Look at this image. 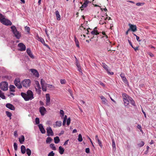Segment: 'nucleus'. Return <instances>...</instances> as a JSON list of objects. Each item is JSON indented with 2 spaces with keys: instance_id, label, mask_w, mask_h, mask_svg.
Listing matches in <instances>:
<instances>
[{
  "instance_id": "49530a36",
  "label": "nucleus",
  "mask_w": 156,
  "mask_h": 156,
  "mask_svg": "<svg viewBox=\"0 0 156 156\" xmlns=\"http://www.w3.org/2000/svg\"><path fill=\"white\" fill-rule=\"evenodd\" d=\"M70 121H71V120H70V118H69L67 119L66 125L67 126H69V125L70 122Z\"/></svg>"
},
{
  "instance_id": "412c9836",
  "label": "nucleus",
  "mask_w": 156,
  "mask_h": 156,
  "mask_svg": "<svg viewBox=\"0 0 156 156\" xmlns=\"http://www.w3.org/2000/svg\"><path fill=\"white\" fill-rule=\"evenodd\" d=\"M91 34L93 35H97L99 34V33L98 32L97 30L94 29L93 30L90 32Z\"/></svg>"
},
{
  "instance_id": "052dcab7",
  "label": "nucleus",
  "mask_w": 156,
  "mask_h": 156,
  "mask_svg": "<svg viewBox=\"0 0 156 156\" xmlns=\"http://www.w3.org/2000/svg\"><path fill=\"white\" fill-rule=\"evenodd\" d=\"M14 135L15 136L17 137L18 136L17 132L16 131H15L14 132Z\"/></svg>"
},
{
  "instance_id": "1a4fd4ad",
  "label": "nucleus",
  "mask_w": 156,
  "mask_h": 156,
  "mask_svg": "<svg viewBox=\"0 0 156 156\" xmlns=\"http://www.w3.org/2000/svg\"><path fill=\"white\" fill-rule=\"evenodd\" d=\"M37 40L38 41H40L42 44H44V45L50 49V47L48 45L45 43L44 40L41 37H40L39 36L37 35Z\"/></svg>"
},
{
  "instance_id": "7c9ffc66",
  "label": "nucleus",
  "mask_w": 156,
  "mask_h": 156,
  "mask_svg": "<svg viewBox=\"0 0 156 156\" xmlns=\"http://www.w3.org/2000/svg\"><path fill=\"white\" fill-rule=\"evenodd\" d=\"M101 99L102 102H103L104 104H105L106 103L107 100L103 96H101Z\"/></svg>"
},
{
  "instance_id": "2f4dec72",
  "label": "nucleus",
  "mask_w": 156,
  "mask_h": 156,
  "mask_svg": "<svg viewBox=\"0 0 156 156\" xmlns=\"http://www.w3.org/2000/svg\"><path fill=\"white\" fill-rule=\"evenodd\" d=\"M75 41L76 44V46L78 48H79L80 46L79 42L75 36Z\"/></svg>"
},
{
  "instance_id": "ea45409f",
  "label": "nucleus",
  "mask_w": 156,
  "mask_h": 156,
  "mask_svg": "<svg viewBox=\"0 0 156 156\" xmlns=\"http://www.w3.org/2000/svg\"><path fill=\"white\" fill-rule=\"evenodd\" d=\"M78 140L79 142H81L83 140L82 136L80 134H79L78 136Z\"/></svg>"
},
{
  "instance_id": "3c124183",
  "label": "nucleus",
  "mask_w": 156,
  "mask_h": 156,
  "mask_svg": "<svg viewBox=\"0 0 156 156\" xmlns=\"http://www.w3.org/2000/svg\"><path fill=\"white\" fill-rule=\"evenodd\" d=\"M55 155V153L53 152V151L50 152L48 154V156H54Z\"/></svg>"
},
{
  "instance_id": "c03bdc74",
  "label": "nucleus",
  "mask_w": 156,
  "mask_h": 156,
  "mask_svg": "<svg viewBox=\"0 0 156 156\" xmlns=\"http://www.w3.org/2000/svg\"><path fill=\"white\" fill-rule=\"evenodd\" d=\"M97 141L98 143V144L99 145V146L101 147H102V144L100 140H99V139H98Z\"/></svg>"
},
{
  "instance_id": "2eb2a0df",
  "label": "nucleus",
  "mask_w": 156,
  "mask_h": 156,
  "mask_svg": "<svg viewBox=\"0 0 156 156\" xmlns=\"http://www.w3.org/2000/svg\"><path fill=\"white\" fill-rule=\"evenodd\" d=\"M30 71L36 76L37 77H39V75L37 70L34 69H30Z\"/></svg>"
},
{
  "instance_id": "4be33fe9",
  "label": "nucleus",
  "mask_w": 156,
  "mask_h": 156,
  "mask_svg": "<svg viewBox=\"0 0 156 156\" xmlns=\"http://www.w3.org/2000/svg\"><path fill=\"white\" fill-rule=\"evenodd\" d=\"M128 99L129 100V102H130L134 106H135V101L132 98L129 97Z\"/></svg>"
},
{
  "instance_id": "f3484780",
  "label": "nucleus",
  "mask_w": 156,
  "mask_h": 156,
  "mask_svg": "<svg viewBox=\"0 0 156 156\" xmlns=\"http://www.w3.org/2000/svg\"><path fill=\"white\" fill-rule=\"evenodd\" d=\"M36 87H35V89L36 90L39 92V93H40L41 90H40V89L41 88L39 83L38 81L36 82Z\"/></svg>"
},
{
  "instance_id": "f704fd0d",
  "label": "nucleus",
  "mask_w": 156,
  "mask_h": 156,
  "mask_svg": "<svg viewBox=\"0 0 156 156\" xmlns=\"http://www.w3.org/2000/svg\"><path fill=\"white\" fill-rule=\"evenodd\" d=\"M27 154L28 156L30 155L31 152L30 149L27 148L26 149Z\"/></svg>"
},
{
  "instance_id": "4d7b16f0",
  "label": "nucleus",
  "mask_w": 156,
  "mask_h": 156,
  "mask_svg": "<svg viewBox=\"0 0 156 156\" xmlns=\"http://www.w3.org/2000/svg\"><path fill=\"white\" fill-rule=\"evenodd\" d=\"M85 152L87 153H90V149L89 148H87L86 149Z\"/></svg>"
},
{
  "instance_id": "cd10ccee",
  "label": "nucleus",
  "mask_w": 156,
  "mask_h": 156,
  "mask_svg": "<svg viewBox=\"0 0 156 156\" xmlns=\"http://www.w3.org/2000/svg\"><path fill=\"white\" fill-rule=\"evenodd\" d=\"M54 140L55 143V144L58 143L60 142V140L59 139V137L58 136H57L54 137Z\"/></svg>"
},
{
  "instance_id": "7ed1b4c3",
  "label": "nucleus",
  "mask_w": 156,
  "mask_h": 156,
  "mask_svg": "<svg viewBox=\"0 0 156 156\" xmlns=\"http://www.w3.org/2000/svg\"><path fill=\"white\" fill-rule=\"evenodd\" d=\"M1 89L3 90H6L8 89V83L7 82H2L0 84Z\"/></svg>"
},
{
  "instance_id": "603ef678",
  "label": "nucleus",
  "mask_w": 156,
  "mask_h": 156,
  "mask_svg": "<svg viewBox=\"0 0 156 156\" xmlns=\"http://www.w3.org/2000/svg\"><path fill=\"white\" fill-rule=\"evenodd\" d=\"M137 127L138 129H139L140 131L142 132V133H143V131L142 129V128H141V126L140 125H137Z\"/></svg>"
},
{
  "instance_id": "f8f14e48",
  "label": "nucleus",
  "mask_w": 156,
  "mask_h": 156,
  "mask_svg": "<svg viewBox=\"0 0 156 156\" xmlns=\"http://www.w3.org/2000/svg\"><path fill=\"white\" fill-rule=\"evenodd\" d=\"M125 94H123V101L124 102V105L125 106H127L129 104V100L127 99V98L125 96Z\"/></svg>"
},
{
  "instance_id": "f257e3e1",
  "label": "nucleus",
  "mask_w": 156,
  "mask_h": 156,
  "mask_svg": "<svg viewBox=\"0 0 156 156\" xmlns=\"http://www.w3.org/2000/svg\"><path fill=\"white\" fill-rule=\"evenodd\" d=\"M21 94L22 97L26 101H28L30 100H31L34 98L33 93L30 90H28L27 91V94L22 92Z\"/></svg>"
},
{
  "instance_id": "680f3d73",
  "label": "nucleus",
  "mask_w": 156,
  "mask_h": 156,
  "mask_svg": "<svg viewBox=\"0 0 156 156\" xmlns=\"http://www.w3.org/2000/svg\"><path fill=\"white\" fill-rule=\"evenodd\" d=\"M4 17V16L1 14L0 13V21L1 22V20Z\"/></svg>"
},
{
  "instance_id": "09e8293b",
  "label": "nucleus",
  "mask_w": 156,
  "mask_h": 156,
  "mask_svg": "<svg viewBox=\"0 0 156 156\" xmlns=\"http://www.w3.org/2000/svg\"><path fill=\"white\" fill-rule=\"evenodd\" d=\"M60 83L62 84H64L66 83V81L65 79H61L60 80Z\"/></svg>"
},
{
  "instance_id": "72a5a7b5",
  "label": "nucleus",
  "mask_w": 156,
  "mask_h": 156,
  "mask_svg": "<svg viewBox=\"0 0 156 156\" xmlns=\"http://www.w3.org/2000/svg\"><path fill=\"white\" fill-rule=\"evenodd\" d=\"M87 4L84 2V3L82 5V6L80 8L81 10H83L82 8L86 7L87 6Z\"/></svg>"
},
{
  "instance_id": "f03ea898",
  "label": "nucleus",
  "mask_w": 156,
  "mask_h": 156,
  "mask_svg": "<svg viewBox=\"0 0 156 156\" xmlns=\"http://www.w3.org/2000/svg\"><path fill=\"white\" fill-rule=\"evenodd\" d=\"M11 29L15 37L17 39H19L21 37V34L19 32L17 31L16 27L14 26H12L11 27Z\"/></svg>"
},
{
  "instance_id": "13d9d810",
  "label": "nucleus",
  "mask_w": 156,
  "mask_h": 156,
  "mask_svg": "<svg viewBox=\"0 0 156 156\" xmlns=\"http://www.w3.org/2000/svg\"><path fill=\"white\" fill-rule=\"evenodd\" d=\"M84 2H85L89 4L91 2V1L88 0H83Z\"/></svg>"
},
{
  "instance_id": "58836bf2",
  "label": "nucleus",
  "mask_w": 156,
  "mask_h": 156,
  "mask_svg": "<svg viewBox=\"0 0 156 156\" xmlns=\"http://www.w3.org/2000/svg\"><path fill=\"white\" fill-rule=\"evenodd\" d=\"M144 144V143L143 141H141L138 144V145L140 147L143 146Z\"/></svg>"
},
{
  "instance_id": "a211bd4d",
  "label": "nucleus",
  "mask_w": 156,
  "mask_h": 156,
  "mask_svg": "<svg viewBox=\"0 0 156 156\" xmlns=\"http://www.w3.org/2000/svg\"><path fill=\"white\" fill-rule=\"evenodd\" d=\"M129 25L130 26V29L133 32L136 31L137 30L136 27V25L129 24Z\"/></svg>"
},
{
  "instance_id": "393cba45",
  "label": "nucleus",
  "mask_w": 156,
  "mask_h": 156,
  "mask_svg": "<svg viewBox=\"0 0 156 156\" xmlns=\"http://www.w3.org/2000/svg\"><path fill=\"white\" fill-rule=\"evenodd\" d=\"M59 153L61 154H63L64 151V149L61 146H59Z\"/></svg>"
},
{
  "instance_id": "de8ad7c7",
  "label": "nucleus",
  "mask_w": 156,
  "mask_h": 156,
  "mask_svg": "<svg viewBox=\"0 0 156 156\" xmlns=\"http://www.w3.org/2000/svg\"><path fill=\"white\" fill-rule=\"evenodd\" d=\"M68 91L70 93V95L73 98V94H72V90L70 89H68Z\"/></svg>"
},
{
  "instance_id": "864d4df0",
  "label": "nucleus",
  "mask_w": 156,
  "mask_h": 156,
  "mask_svg": "<svg viewBox=\"0 0 156 156\" xmlns=\"http://www.w3.org/2000/svg\"><path fill=\"white\" fill-rule=\"evenodd\" d=\"M60 114L62 115V116L63 117L64 115V112L63 110H60Z\"/></svg>"
},
{
  "instance_id": "bf43d9fd",
  "label": "nucleus",
  "mask_w": 156,
  "mask_h": 156,
  "mask_svg": "<svg viewBox=\"0 0 156 156\" xmlns=\"http://www.w3.org/2000/svg\"><path fill=\"white\" fill-rule=\"evenodd\" d=\"M76 64L77 67L80 66V63H79L78 61H76Z\"/></svg>"
},
{
  "instance_id": "6ab92c4d",
  "label": "nucleus",
  "mask_w": 156,
  "mask_h": 156,
  "mask_svg": "<svg viewBox=\"0 0 156 156\" xmlns=\"http://www.w3.org/2000/svg\"><path fill=\"white\" fill-rule=\"evenodd\" d=\"M27 52L28 55L32 58H34V56L32 54L31 51L29 48H27Z\"/></svg>"
},
{
  "instance_id": "dca6fc26",
  "label": "nucleus",
  "mask_w": 156,
  "mask_h": 156,
  "mask_svg": "<svg viewBox=\"0 0 156 156\" xmlns=\"http://www.w3.org/2000/svg\"><path fill=\"white\" fill-rule=\"evenodd\" d=\"M6 107L12 110H14L15 108L14 106L12 104L10 103L7 104L6 105Z\"/></svg>"
},
{
  "instance_id": "4468645a",
  "label": "nucleus",
  "mask_w": 156,
  "mask_h": 156,
  "mask_svg": "<svg viewBox=\"0 0 156 156\" xmlns=\"http://www.w3.org/2000/svg\"><path fill=\"white\" fill-rule=\"evenodd\" d=\"M38 126L41 132L43 134L45 133V131L43 127L42 124H39L38 125Z\"/></svg>"
},
{
  "instance_id": "79ce46f5",
  "label": "nucleus",
  "mask_w": 156,
  "mask_h": 156,
  "mask_svg": "<svg viewBox=\"0 0 156 156\" xmlns=\"http://www.w3.org/2000/svg\"><path fill=\"white\" fill-rule=\"evenodd\" d=\"M14 149L15 151L17 150V144L16 143H14L13 145Z\"/></svg>"
},
{
  "instance_id": "aec40b11",
  "label": "nucleus",
  "mask_w": 156,
  "mask_h": 156,
  "mask_svg": "<svg viewBox=\"0 0 156 156\" xmlns=\"http://www.w3.org/2000/svg\"><path fill=\"white\" fill-rule=\"evenodd\" d=\"M25 140V138L23 135L21 136L19 138V141L20 144H22L24 142Z\"/></svg>"
},
{
  "instance_id": "69168bd1",
  "label": "nucleus",
  "mask_w": 156,
  "mask_h": 156,
  "mask_svg": "<svg viewBox=\"0 0 156 156\" xmlns=\"http://www.w3.org/2000/svg\"><path fill=\"white\" fill-rule=\"evenodd\" d=\"M88 138H89V139L90 140V143H91L92 145L94 147V146L93 144V143L92 142V141H91V139H90V138L89 137H88Z\"/></svg>"
},
{
  "instance_id": "ddd939ff",
  "label": "nucleus",
  "mask_w": 156,
  "mask_h": 156,
  "mask_svg": "<svg viewBox=\"0 0 156 156\" xmlns=\"http://www.w3.org/2000/svg\"><path fill=\"white\" fill-rule=\"evenodd\" d=\"M46 105H48L50 104V98L49 94H46Z\"/></svg>"
},
{
  "instance_id": "8fccbe9b",
  "label": "nucleus",
  "mask_w": 156,
  "mask_h": 156,
  "mask_svg": "<svg viewBox=\"0 0 156 156\" xmlns=\"http://www.w3.org/2000/svg\"><path fill=\"white\" fill-rule=\"evenodd\" d=\"M42 90L43 91H46L47 90L46 89V87L47 86H41Z\"/></svg>"
},
{
  "instance_id": "c756f323",
  "label": "nucleus",
  "mask_w": 156,
  "mask_h": 156,
  "mask_svg": "<svg viewBox=\"0 0 156 156\" xmlns=\"http://www.w3.org/2000/svg\"><path fill=\"white\" fill-rule=\"evenodd\" d=\"M0 97L2 99H5V97L4 95V93L1 90H0Z\"/></svg>"
},
{
  "instance_id": "338daca9",
  "label": "nucleus",
  "mask_w": 156,
  "mask_h": 156,
  "mask_svg": "<svg viewBox=\"0 0 156 156\" xmlns=\"http://www.w3.org/2000/svg\"><path fill=\"white\" fill-rule=\"evenodd\" d=\"M66 121V120H63V123H62L63 126H65V125Z\"/></svg>"
},
{
  "instance_id": "20e7f679",
  "label": "nucleus",
  "mask_w": 156,
  "mask_h": 156,
  "mask_svg": "<svg viewBox=\"0 0 156 156\" xmlns=\"http://www.w3.org/2000/svg\"><path fill=\"white\" fill-rule=\"evenodd\" d=\"M31 83V81L29 79H25L22 82V84L23 87L26 88L29 87Z\"/></svg>"
},
{
  "instance_id": "bb28decb",
  "label": "nucleus",
  "mask_w": 156,
  "mask_h": 156,
  "mask_svg": "<svg viewBox=\"0 0 156 156\" xmlns=\"http://www.w3.org/2000/svg\"><path fill=\"white\" fill-rule=\"evenodd\" d=\"M15 87L13 85H11L9 86L10 91L12 92H14L15 90L14 89Z\"/></svg>"
},
{
  "instance_id": "37998d69",
  "label": "nucleus",
  "mask_w": 156,
  "mask_h": 156,
  "mask_svg": "<svg viewBox=\"0 0 156 156\" xmlns=\"http://www.w3.org/2000/svg\"><path fill=\"white\" fill-rule=\"evenodd\" d=\"M112 146L113 147V149L115 148V149L116 147H115V141L113 139H112Z\"/></svg>"
},
{
  "instance_id": "4c0bfd02",
  "label": "nucleus",
  "mask_w": 156,
  "mask_h": 156,
  "mask_svg": "<svg viewBox=\"0 0 156 156\" xmlns=\"http://www.w3.org/2000/svg\"><path fill=\"white\" fill-rule=\"evenodd\" d=\"M55 125L57 126H60L62 125V122L61 121H56V122Z\"/></svg>"
},
{
  "instance_id": "0e129e2a",
  "label": "nucleus",
  "mask_w": 156,
  "mask_h": 156,
  "mask_svg": "<svg viewBox=\"0 0 156 156\" xmlns=\"http://www.w3.org/2000/svg\"><path fill=\"white\" fill-rule=\"evenodd\" d=\"M136 39L139 42H140L141 41V40H139V37H138L137 36H136Z\"/></svg>"
},
{
  "instance_id": "774afa93",
  "label": "nucleus",
  "mask_w": 156,
  "mask_h": 156,
  "mask_svg": "<svg viewBox=\"0 0 156 156\" xmlns=\"http://www.w3.org/2000/svg\"><path fill=\"white\" fill-rule=\"evenodd\" d=\"M40 105H44V103H43V102L41 101H40Z\"/></svg>"
},
{
  "instance_id": "b1692460",
  "label": "nucleus",
  "mask_w": 156,
  "mask_h": 156,
  "mask_svg": "<svg viewBox=\"0 0 156 156\" xmlns=\"http://www.w3.org/2000/svg\"><path fill=\"white\" fill-rule=\"evenodd\" d=\"M56 15L57 17V19L58 20H60L61 19L60 16L59 12L57 10L55 12Z\"/></svg>"
},
{
  "instance_id": "39448f33",
  "label": "nucleus",
  "mask_w": 156,
  "mask_h": 156,
  "mask_svg": "<svg viewBox=\"0 0 156 156\" xmlns=\"http://www.w3.org/2000/svg\"><path fill=\"white\" fill-rule=\"evenodd\" d=\"M1 23H2L3 24H4L5 25H11L12 24V23L11 22L7 20L4 17L1 20Z\"/></svg>"
},
{
  "instance_id": "c85d7f7f",
  "label": "nucleus",
  "mask_w": 156,
  "mask_h": 156,
  "mask_svg": "<svg viewBox=\"0 0 156 156\" xmlns=\"http://www.w3.org/2000/svg\"><path fill=\"white\" fill-rule=\"evenodd\" d=\"M41 86H47V84L45 83L44 80L43 79H41Z\"/></svg>"
},
{
  "instance_id": "5701e85b",
  "label": "nucleus",
  "mask_w": 156,
  "mask_h": 156,
  "mask_svg": "<svg viewBox=\"0 0 156 156\" xmlns=\"http://www.w3.org/2000/svg\"><path fill=\"white\" fill-rule=\"evenodd\" d=\"M26 148L24 146L22 145L21 147V151L22 154H24L26 152Z\"/></svg>"
},
{
  "instance_id": "9b49d317",
  "label": "nucleus",
  "mask_w": 156,
  "mask_h": 156,
  "mask_svg": "<svg viewBox=\"0 0 156 156\" xmlns=\"http://www.w3.org/2000/svg\"><path fill=\"white\" fill-rule=\"evenodd\" d=\"M39 112L42 116H43L47 112L46 108L43 106L39 108Z\"/></svg>"
},
{
  "instance_id": "a18cd8bd",
  "label": "nucleus",
  "mask_w": 156,
  "mask_h": 156,
  "mask_svg": "<svg viewBox=\"0 0 156 156\" xmlns=\"http://www.w3.org/2000/svg\"><path fill=\"white\" fill-rule=\"evenodd\" d=\"M35 122L36 124H39L40 123L39 119L38 118H36L35 119Z\"/></svg>"
},
{
  "instance_id": "e2e57ef3",
  "label": "nucleus",
  "mask_w": 156,
  "mask_h": 156,
  "mask_svg": "<svg viewBox=\"0 0 156 156\" xmlns=\"http://www.w3.org/2000/svg\"><path fill=\"white\" fill-rule=\"evenodd\" d=\"M69 140H66L65 142L64 143L63 145H66L67 144H68V142L69 141Z\"/></svg>"
},
{
  "instance_id": "a19ab883",
  "label": "nucleus",
  "mask_w": 156,
  "mask_h": 156,
  "mask_svg": "<svg viewBox=\"0 0 156 156\" xmlns=\"http://www.w3.org/2000/svg\"><path fill=\"white\" fill-rule=\"evenodd\" d=\"M50 147L52 148V149L54 150H55L56 149L55 147L54 146V144H51L50 145Z\"/></svg>"
},
{
  "instance_id": "0eeeda50",
  "label": "nucleus",
  "mask_w": 156,
  "mask_h": 156,
  "mask_svg": "<svg viewBox=\"0 0 156 156\" xmlns=\"http://www.w3.org/2000/svg\"><path fill=\"white\" fill-rule=\"evenodd\" d=\"M101 66L103 67V68L106 70L108 74L111 75L113 74L114 73L113 72H110L108 68V66L105 63L102 62V63Z\"/></svg>"
},
{
  "instance_id": "a878e982",
  "label": "nucleus",
  "mask_w": 156,
  "mask_h": 156,
  "mask_svg": "<svg viewBox=\"0 0 156 156\" xmlns=\"http://www.w3.org/2000/svg\"><path fill=\"white\" fill-rule=\"evenodd\" d=\"M122 79L124 82L128 85V81L125 76H122Z\"/></svg>"
},
{
  "instance_id": "473e14b6",
  "label": "nucleus",
  "mask_w": 156,
  "mask_h": 156,
  "mask_svg": "<svg viewBox=\"0 0 156 156\" xmlns=\"http://www.w3.org/2000/svg\"><path fill=\"white\" fill-rule=\"evenodd\" d=\"M128 41L129 42V44L131 45V46L134 49L135 51H136L137 50H138V47H134L133 46V45L132 44V43L129 40H128Z\"/></svg>"
},
{
  "instance_id": "5fc2aeb1",
  "label": "nucleus",
  "mask_w": 156,
  "mask_h": 156,
  "mask_svg": "<svg viewBox=\"0 0 156 156\" xmlns=\"http://www.w3.org/2000/svg\"><path fill=\"white\" fill-rule=\"evenodd\" d=\"M25 29L26 30L27 32L29 33L30 30V28L29 27L26 26L25 27Z\"/></svg>"
},
{
  "instance_id": "e433bc0d",
  "label": "nucleus",
  "mask_w": 156,
  "mask_h": 156,
  "mask_svg": "<svg viewBox=\"0 0 156 156\" xmlns=\"http://www.w3.org/2000/svg\"><path fill=\"white\" fill-rule=\"evenodd\" d=\"M52 139L50 137H48L47 138L46 140V142L47 143H50Z\"/></svg>"
},
{
  "instance_id": "c9c22d12",
  "label": "nucleus",
  "mask_w": 156,
  "mask_h": 156,
  "mask_svg": "<svg viewBox=\"0 0 156 156\" xmlns=\"http://www.w3.org/2000/svg\"><path fill=\"white\" fill-rule=\"evenodd\" d=\"M5 112H6V114L7 115L8 117H9L10 119H11V117L12 115V113L11 112H10L8 111H6Z\"/></svg>"
},
{
  "instance_id": "6e6d98bb",
  "label": "nucleus",
  "mask_w": 156,
  "mask_h": 156,
  "mask_svg": "<svg viewBox=\"0 0 156 156\" xmlns=\"http://www.w3.org/2000/svg\"><path fill=\"white\" fill-rule=\"evenodd\" d=\"M144 4V3H140L138 2L136 3V5L137 6H140L141 5H143Z\"/></svg>"
},
{
  "instance_id": "6e6552de",
  "label": "nucleus",
  "mask_w": 156,
  "mask_h": 156,
  "mask_svg": "<svg viewBox=\"0 0 156 156\" xmlns=\"http://www.w3.org/2000/svg\"><path fill=\"white\" fill-rule=\"evenodd\" d=\"M18 47L20 48L19 50L21 51H24L26 50V46L23 43H20L18 44Z\"/></svg>"
},
{
  "instance_id": "9d476101",
  "label": "nucleus",
  "mask_w": 156,
  "mask_h": 156,
  "mask_svg": "<svg viewBox=\"0 0 156 156\" xmlns=\"http://www.w3.org/2000/svg\"><path fill=\"white\" fill-rule=\"evenodd\" d=\"M46 130L48 136H49L54 135V133L51 127H48L46 129Z\"/></svg>"
},
{
  "instance_id": "423d86ee",
  "label": "nucleus",
  "mask_w": 156,
  "mask_h": 156,
  "mask_svg": "<svg viewBox=\"0 0 156 156\" xmlns=\"http://www.w3.org/2000/svg\"><path fill=\"white\" fill-rule=\"evenodd\" d=\"M14 84L19 89H21L22 87V86L20 83V80L19 78H16L14 80Z\"/></svg>"
}]
</instances>
